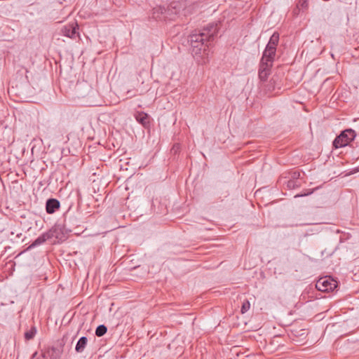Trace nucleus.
Masks as SVG:
<instances>
[{
  "label": "nucleus",
  "instance_id": "0eeeda50",
  "mask_svg": "<svg viewBox=\"0 0 359 359\" xmlns=\"http://www.w3.org/2000/svg\"><path fill=\"white\" fill-rule=\"evenodd\" d=\"M78 25L76 22L69 23L62 27L60 32L63 36H67L71 39H75L79 36L78 33Z\"/></svg>",
  "mask_w": 359,
  "mask_h": 359
},
{
  "label": "nucleus",
  "instance_id": "423d86ee",
  "mask_svg": "<svg viewBox=\"0 0 359 359\" xmlns=\"http://www.w3.org/2000/svg\"><path fill=\"white\" fill-rule=\"evenodd\" d=\"M273 62L266 61V60H264V57H262L259 69V77L262 81L267 79L268 76L270 74Z\"/></svg>",
  "mask_w": 359,
  "mask_h": 359
},
{
  "label": "nucleus",
  "instance_id": "39448f33",
  "mask_svg": "<svg viewBox=\"0 0 359 359\" xmlns=\"http://www.w3.org/2000/svg\"><path fill=\"white\" fill-rule=\"evenodd\" d=\"M337 286V283L334 280L329 278H321L316 284V287L318 290L322 292H330L334 290Z\"/></svg>",
  "mask_w": 359,
  "mask_h": 359
},
{
  "label": "nucleus",
  "instance_id": "4468645a",
  "mask_svg": "<svg viewBox=\"0 0 359 359\" xmlns=\"http://www.w3.org/2000/svg\"><path fill=\"white\" fill-rule=\"evenodd\" d=\"M36 334V328L33 326L31 329L25 333V338L27 340L32 339Z\"/></svg>",
  "mask_w": 359,
  "mask_h": 359
},
{
  "label": "nucleus",
  "instance_id": "412c9836",
  "mask_svg": "<svg viewBox=\"0 0 359 359\" xmlns=\"http://www.w3.org/2000/svg\"><path fill=\"white\" fill-rule=\"evenodd\" d=\"M179 147H180L179 144L174 145L173 149L177 150L179 149Z\"/></svg>",
  "mask_w": 359,
  "mask_h": 359
},
{
  "label": "nucleus",
  "instance_id": "ddd939ff",
  "mask_svg": "<svg viewBox=\"0 0 359 359\" xmlns=\"http://www.w3.org/2000/svg\"><path fill=\"white\" fill-rule=\"evenodd\" d=\"M49 231H53V238H55L57 239H62L61 231L62 229L60 226H55Z\"/></svg>",
  "mask_w": 359,
  "mask_h": 359
},
{
  "label": "nucleus",
  "instance_id": "6ab92c4d",
  "mask_svg": "<svg viewBox=\"0 0 359 359\" xmlns=\"http://www.w3.org/2000/svg\"><path fill=\"white\" fill-rule=\"evenodd\" d=\"M300 3H301V6L303 8H306L307 6V1L306 0H301Z\"/></svg>",
  "mask_w": 359,
  "mask_h": 359
},
{
  "label": "nucleus",
  "instance_id": "9d476101",
  "mask_svg": "<svg viewBox=\"0 0 359 359\" xmlns=\"http://www.w3.org/2000/svg\"><path fill=\"white\" fill-rule=\"evenodd\" d=\"M53 231H48L41 236H39L30 245V247H35L44 243L46 241L53 238Z\"/></svg>",
  "mask_w": 359,
  "mask_h": 359
},
{
  "label": "nucleus",
  "instance_id": "2eb2a0df",
  "mask_svg": "<svg viewBox=\"0 0 359 359\" xmlns=\"http://www.w3.org/2000/svg\"><path fill=\"white\" fill-rule=\"evenodd\" d=\"M107 331V327L104 325H100L97 326V327L96 328L95 334L97 337H102L106 334Z\"/></svg>",
  "mask_w": 359,
  "mask_h": 359
},
{
  "label": "nucleus",
  "instance_id": "7ed1b4c3",
  "mask_svg": "<svg viewBox=\"0 0 359 359\" xmlns=\"http://www.w3.org/2000/svg\"><path fill=\"white\" fill-rule=\"evenodd\" d=\"M355 132L352 129H346L342 131L333 141V147L335 149L347 146L355 137Z\"/></svg>",
  "mask_w": 359,
  "mask_h": 359
},
{
  "label": "nucleus",
  "instance_id": "1a4fd4ad",
  "mask_svg": "<svg viewBox=\"0 0 359 359\" xmlns=\"http://www.w3.org/2000/svg\"><path fill=\"white\" fill-rule=\"evenodd\" d=\"M60 207V203L57 199L49 198L46 203V210L48 214H53Z\"/></svg>",
  "mask_w": 359,
  "mask_h": 359
},
{
  "label": "nucleus",
  "instance_id": "20e7f679",
  "mask_svg": "<svg viewBox=\"0 0 359 359\" xmlns=\"http://www.w3.org/2000/svg\"><path fill=\"white\" fill-rule=\"evenodd\" d=\"M60 351L58 348L52 347L41 351V353L35 352L31 359H59Z\"/></svg>",
  "mask_w": 359,
  "mask_h": 359
},
{
  "label": "nucleus",
  "instance_id": "a211bd4d",
  "mask_svg": "<svg viewBox=\"0 0 359 359\" xmlns=\"http://www.w3.org/2000/svg\"><path fill=\"white\" fill-rule=\"evenodd\" d=\"M299 177H300V173L299 172H294L292 173V180H297L299 178Z\"/></svg>",
  "mask_w": 359,
  "mask_h": 359
},
{
  "label": "nucleus",
  "instance_id": "dca6fc26",
  "mask_svg": "<svg viewBox=\"0 0 359 359\" xmlns=\"http://www.w3.org/2000/svg\"><path fill=\"white\" fill-rule=\"evenodd\" d=\"M250 308V303L248 300H245L243 302L242 306H241V313H246Z\"/></svg>",
  "mask_w": 359,
  "mask_h": 359
},
{
  "label": "nucleus",
  "instance_id": "9b49d317",
  "mask_svg": "<svg viewBox=\"0 0 359 359\" xmlns=\"http://www.w3.org/2000/svg\"><path fill=\"white\" fill-rule=\"evenodd\" d=\"M88 343V339L86 337H81L77 341L75 347V351L77 353L83 352Z\"/></svg>",
  "mask_w": 359,
  "mask_h": 359
},
{
  "label": "nucleus",
  "instance_id": "f8f14e48",
  "mask_svg": "<svg viewBox=\"0 0 359 359\" xmlns=\"http://www.w3.org/2000/svg\"><path fill=\"white\" fill-rule=\"evenodd\" d=\"M135 118L136 120L140 123H141L142 126H146L147 125L149 124V116L147 114L144 113V112H139L136 116H135Z\"/></svg>",
  "mask_w": 359,
  "mask_h": 359
},
{
  "label": "nucleus",
  "instance_id": "f03ea898",
  "mask_svg": "<svg viewBox=\"0 0 359 359\" xmlns=\"http://www.w3.org/2000/svg\"><path fill=\"white\" fill-rule=\"evenodd\" d=\"M279 42V34L274 32L271 36L265 50L263 52L262 57L266 61H273L276 53V47Z\"/></svg>",
  "mask_w": 359,
  "mask_h": 359
},
{
  "label": "nucleus",
  "instance_id": "f3484780",
  "mask_svg": "<svg viewBox=\"0 0 359 359\" xmlns=\"http://www.w3.org/2000/svg\"><path fill=\"white\" fill-rule=\"evenodd\" d=\"M299 186V184L298 183V182L297 180H288V182L287 183V187L289 189H294L295 187H297Z\"/></svg>",
  "mask_w": 359,
  "mask_h": 359
},
{
  "label": "nucleus",
  "instance_id": "f257e3e1",
  "mask_svg": "<svg viewBox=\"0 0 359 359\" xmlns=\"http://www.w3.org/2000/svg\"><path fill=\"white\" fill-rule=\"evenodd\" d=\"M218 33V27L215 23H210L202 29L196 30L189 36L191 54L196 61L201 65L209 62V43L215 40Z\"/></svg>",
  "mask_w": 359,
  "mask_h": 359
},
{
  "label": "nucleus",
  "instance_id": "6e6552de",
  "mask_svg": "<svg viewBox=\"0 0 359 359\" xmlns=\"http://www.w3.org/2000/svg\"><path fill=\"white\" fill-rule=\"evenodd\" d=\"M170 8L158 6L153 9V18L156 20H173L172 16H170Z\"/></svg>",
  "mask_w": 359,
  "mask_h": 359
},
{
  "label": "nucleus",
  "instance_id": "aec40b11",
  "mask_svg": "<svg viewBox=\"0 0 359 359\" xmlns=\"http://www.w3.org/2000/svg\"><path fill=\"white\" fill-rule=\"evenodd\" d=\"M312 192H309V193H304V194H297L295 196V197H301V196H307L310 194H311Z\"/></svg>",
  "mask_w": 359,
  "mask_h": 359
}]
</instances>
